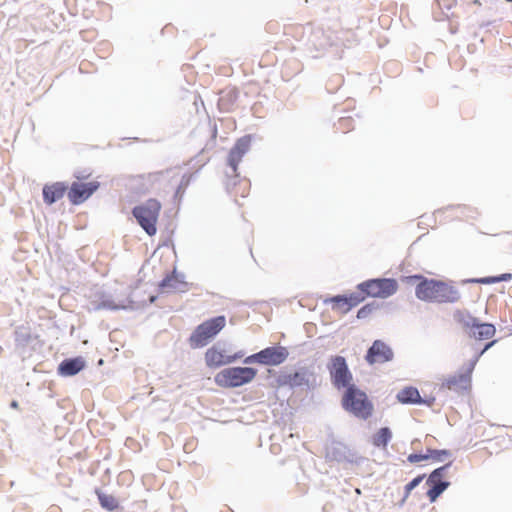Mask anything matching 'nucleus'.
Segmentation results:
<instances>
[{"instance_id":"32","label":"nucleus","mask_w":512,"mask_h":512,"mask_svg":"<svg viewBox=\"0 0 512 512\" xmlns=\"http://www.w3.org/2000/svg\"><path fill=\"white\" fill-rule=\"evenodd\" d=\"M30 334L22 329H16L15 340L21 343H28L30 341Z\"/></svg>"},{"instance_id":"30","label":"nucleus","mask_w":512,"mask_h":512,"mask_svg":"<svg viewBox=\"0 0 512 512\" xmlns=\"http://www.w3.org/2000/svg\"><path fill=\"white\" fill-rule=\"evenodd\" d=\"M330 302L333 310H341L342 307L346 306V295H335L327 300L325 303Z\"/></svg>"},{"instance_id":"35","label":"nucleus","mask_w":512,"mask_h":512,"mask_svg":"<svg viewBox=\"0 0 512 512\" xmlns=\"http://www.w3.org/2000/svg\"><path fill=\"white\" fill-rule=\"evenodd\" d=\"M244 364H252V363H257V364H260L261 365V354H260V351L259 352H256L254 354H251L249 356H247L245 359H244Z\"/></svg>"},{"instance_id":"10","label":"nucleus","mask_w":512,"mask_h":512,"mask_svg":"<svg viewBox=\"0 0 512 512\" xmlns=\"http://www.w3.org/2000/svg\"><path fill=\"white\" fill-rule=\"evenodd\" d=\"M452 466V461L441 467L434 469L427 477L426 484L429 486L427 497L431 503H434L446 491L451 483L444 480L448 469Z\"/></svg>"},{"instance_id":"5","label":"nucleus","mask_w":512,"mask_h":512,"mask_svg":"<svg viewBox=\"0 0 512 512\" xmlns=\"http://www.w3.org/2000/svg\"><path fill=\"white\" fill-rule=\"evenodd\" d=\"M257 375V369L253 367H229L218 372L215 383L222 388H236L250 383Z\"/></svg>"},{"instance_id":"23","label":"nucleus","mask_w":512,"mask_h":512,"mask_svg":"<svg viewBox=\"0 0 512 512\" xmlns=\"http://www.w3.org/2000/svg\"><path fill=\"white\" fill-rule=\"evenodd\" d=\"M392 439V431L389 427H381L373 435L372 443L375 447H386Z\"/></svg>"},{"instance_id":"33","label":"nucleus","mask_w":512,"mask_h":512,"mask_svg":"<svg viewBox=\"0 0 512 512\" xmlns=\"http://www.w3.org/2000/svg\"><path fill=\"white\" fill-rule=\"evenodd\" d=\"M191 175H183L180 181V184L176 190V194L180 193L181 191L184 192L185 189L188 187L190 183Z\"/></svg>"},{"instance_id":"37","label":"nucleus","mask_w":512,"mask_h":512,"mask_svg":"<svg viewBox=\"0 0 512 512\" xmlns=\"http://www.w3.org/2000/svg\"><path fill=\"white\" fill-rule=\"evenodd\" d=\"M407 460L410 463H417L426 460V457L423 453H411L408 455Z\"/></svg>"},{"instance_id":"19","label":"nucleus","mask_w":512,"mask_h":512,"mask_svg":"<svg viewBox=\"0 0 512 512\" xmlns=\"http://www.w3.org/2000/svg\"><path fill=\"white\" fill-rule=\"evenodd\" d=\"M189 284L185 281V275L183 273H177L174 270L171 274L166 275L159 282V289L166 291L167 288L177 290L179 292H185L188 290Z\"/></svg>"},{"instance_id":"16","label":"nucleus","mask_w":512,"mask_h":512,"mask_svg":"<svg viewBox=\"0 0 512 512\" xmlns=\"http://www.w3.org/2000/svg\"><path fill=\"white\" fill-rule=\"evenodd\" d=\"M260 354L261 365L278 366L287 360L289 351L284 346L275 345L260 350Z\"/></svg>"},{"instance_id":"44","label":"nucleus","mask_w":512,"mask_h":512,"mask_svg":"<svg viewBox=\"0 0 512 512\" xmlns=\"http://www.w3.org/2000/svg\"><path fill=\"white\" fill-rule=\"evenodd\" d=\"M88 176H89V174H88V175H85L84 173H81V174H77V175H75V177H76L77 179H85V178H87Z\"/></svg>"},{"instance_id":"6","label":"nucleus","mask_w":512,"mask_h":512,"mask_svg":"<svg viewBox=\"0 0 512 512\" xmlns=\"http://www.w3.org/2000/svg\"><path fill=\"white\" fill-rule=\"evenodd\" d=\"M330 382L336 390H346L355 384L347 360L341 355H332L327 362Z\"/></svg>"},{"instance_id":"4","label":"nucleus","mask_w":512,"mask_h":512,"mask_svg":"<svg viewBox=\"0 0 512 512\" xmlns=\"http://www.w3.org/2000/svg\"><path fill=\"white\" fill-rule=\"evenodd\" d=\"M161 210V203L150 198L140 205L132 208V215L139 226L149 235L154 236L157 232V220Z\"/></svg>"},{"instance_id":"43","label":"nucleus","mask_w":512,"mask_h":512,"mask_svg":"<svg viewBox=\"0 0 512 512\" xmlns=\"http://www.w3.org/2000/svg\"><path fill=\"white\" fill-rule=\"evenodd\" d=\"M19 406V403L18 401L16 400H12L11 403H10V407L13 408V409H17Z\"/></svg>"},{"instance_id":"8","label":"nucleus","mask_w":512,"mask_h":512,"mask_svg":"<svg viewBox=\"0 0 512 512\" xmlns=\"http://www.w3.org/2000/svg\"><path fill=\"white\" fill-rule=\"evenodd\" d=\"M456 319L462 324L465 333L476 340H487L492 338L496 333V328L491 323L481 322L478 318L470 313L456 314Z\"/></svg>"},{"instance_id":"1","label":"nucleus","mask_w":512,"mask_h":512,"mask_svg":"<svg viewBox=\"0 0 512 512\" xmlns=\"http://www.w3.org/2000/svg\"><path fill=\"white\" fill-rule=\"evenodd\" d=\"M410 278L417 281L415 295L421 301L443 304L456 303L460 299L459 290L442 280L429 279L420 274Z\"/></svg>"},{"instance_id":"31","label":"nucleus","mask_w":512,"mask_h":512,"mask_svg":"<svg viewBox=\"0 0 512 512\" xmlns=\"http://www.w3.org/2000/svg\"><path fill=\"white\" fill-rule=\"evenodd\" d=\"M447 457H452V452L447 449H437L432 460L443 462Z\"/></svg>"},{"instance_id":"25","label":"nucleus","mask_w":512,"mask_h":512,"mask_svg":"<svg viewBox=\"0 0 512 512\" xmlns=\"http://www.w3.org/2000/svg\"><path fill=\"white\" fill-rule=\"evenodd\" d=\"M426 477L425 474H421L413 478L409 483H407L404 487V495L402 499L399 501V507H403L407 498L409 497L411 491L415 489Z\"/></svg>"},{"instance_id":"13","label":"nucleus","mask_w":512,"mask_h":512,"mask_svg":"<svg viewBox=\"0 0 512 512\" xmlns=\"http://www.w3.org/2000/svg\"><path fill=\"white\" fill-rule=\"evenodd\" d=\"M99 186L100 183L98 181L87 183L73 182L67 193L68 199L73 205H80L96 192Z\"/></svg>"},{"instance_id":"41","label":"nucleus","mask_w":512,"mask_h":512,"mask_svg":"<svg viewBox=\"0 0 512 512\" xmlns=\"http://www.w3.org/2000/svg\"><path fill=\"white\" fill-rule=\"evenodd\" d=\"M156 300H157V296L156 295H150L147 301L146 300H135L134 299L135 302H145L146 303L142 308L148 306L149 304H153Z\"/></svg>"},{"instance_id":"12","label":"nucleus","mask_w":512,"mask_h":512,"mask_svg":"<svg viewBox=\"0 0 512 512\" xmlns=\"http://www.w3.org/2000/svg\"><path fill=\"white\" fill-rule=\"evenodd\" d=\"M253 136L247 134L239 138L234 146L230 149L227 157V165L231 169V174L226 173L227 177L237 178L238 165L242 161L243 156L250 150Z\"/></svg>"},{"instance_id":"27","label":"nucleus","mask_w":512,"mask_h":512,"mask_svg":"<svg viewBox=\"0 0 512 512\" xmlns=\"http://www.w3.org/2000/svg\"><path fill=\"white\" fill-rule=\"evenodd\" d=\"M237 99V92L234 90H229L226 93H223L220 98L218 105L226 110L229 109V106L232 105Z\"/></svg>"},{"instance_id":"42","label":"nucleus","mask_w":512,"mask_h":512,"mask_svg":"<svg viewBox=\"0 0 512 512\" xmlns=\"http://www.w3.org/2000/svg\"><path fill=\"white\" fill-rule=\"evenodd\" d=\"M436 451H437V449L428 448V449H427V453H426V454H424V455H425V457H426V460H428V459H433V457H434V452H436Z\"/></svg>"},{"instance_id":"3","label":"nucleus","mask_w":512,"mask_h":512,"mask_svg":"<svg viewBox=\"0 0 512 512\" xmlns=\"http://www.w3.org/2000/svg\"><path fill=\"white\" fill-rule=\"evenodd\" d=\"M226 318L219 315L199 324L188 338L189 346L198 349L206 346L225 327Z\"/></svg>"},{"instance_id":"26","label":"nucleus","mask_w":512,"mask_h":512,"mask_svg":"<svg viewBox=\"0 0 512 512\" xmlns=\"http://www.w3.org/2000/svg\"><path fill=\"white\" fill-rule=\"evenodd\" d=\"M365 300V296L361 291L353 292L346 295V308L342 310V313H347L351 308L357 306Z\"/></svg>"},{"instance_id":"34","label":"nucleus","mask_w":512,"mask_h":512,"mask_svg":"<svg viewBox=\"0 0 512 512\" xmlns=\"http://www.w3.org/2000/svg\"><path fill=\"white\" fill-rule=\"evenodd\" d=\"M468 282L481 283V284L498 283L496 276H487V277H483V278L472 279V280H468Z\"/></svg>"},{"instance_id":"38","label":"nucleus","mask_w":512,"mask_h":512,"mask_svg":"<svg viewBox=\"0 0 512 512\" xmlns=\"http://www.w3.org/2000/svg\"><path fill=\"white\" fill-rule=\"evenodd\" d=\"M496 343V340H493V341H490V342H487L484 347L478 351L473 358H477V361H479L480 357L486 352L488 351L494 344Z\"/></svg>"},{"instance_id":"17","label":"nucleus","mask_w":512,"mask_h":512,"mask_svg":"<svg viewBox=\"0 0 512 512\" xmlns=\"http://www.w3.org/2000/svg\"><path fill=\"white\" fill-rule=\"evenodd\" d=\"M312 373L307 368H299L294 373H281L276 382L278 386H289L290 388L300 387L309 384Z\"/></svg>"},{"instance_id":"24","label":"nucleus","mask_w":512,"mask_h":512,"mask_svg":"<svg viewBox=\"0 0 512 512\" xmlns=\"http://www.w3.org/2000/svg\"><path fill=\"white\" fill-rule=\"evenodd\" d=\"M96 494L98 496L99 503L103 509L107 511H114L119 507V503L114 496L105 494L99 489H96Z\"/></svg>"},{"instance_id":"39","label":"nucleus","mask_w":512,"mask_h":512,"mask_svg":"<svg viewBox=\"0 0 512 512\" xmlns=\"http://www.w3.org/2000/svg\"><path fill=\"white\" fill-rule=\"evenodd\" d=\"M434 402H435V397H433V396L428 397V398L421 397V401H420V403H418V405H426L428 407H431Z\"/></svg>"},{"instance_id":"21","label":"nucleus","mask_w":512,"mask_h":512,"mask_svg":"<svg viewBox=\"0 0 512 512\" xmlns=\"http://www.w3.org/2000/svg\"><path fill=\"white\" fill-rule=\"evenodd\" d=\"M443 386L448 388L449 390H453L456 392L466 391L471 386V381L468 379L467 375L460 373L459 375H454L449 377L444 383Z\"/></svg>"},{"instance_id":"11","label":"nucleus","mask_w":512,"mask_h":512,"mask_svg":"<svg viewBox=\"0 0 512 512\" xmlns=\"http://www.w3.org/2000/svg\"><path fill=\"white\" fill-rule=\"evenodd\" d=\"M326 459L338 463L360 464L362 457L344 443L332 438L326 445Z\"/></svg>"},{"instance_id":"7","label":"nucleus","mask_w":512,"mask_h":512,"mask_svg":"<svg viewBox=\"0 0 512 512\" xmlns=\"http://www.w3.org/2000/svg\"><path fill=\"white\" fill-rule=\"evenodd\" d=\"M145 304V302H135L134 293H131L126 298V302L116 304L110 294L106 293L102 289H98L94 294V299L90 301L89 310H138L141 309V307H143Z\"/></svg>"},{"instance_id":"2","label":"nucleus","mask_w":512,"mask_h":512,"mask_svg":"<svg viewBox=\"0 0 512 512\" xmlns=\"http://www.w3.org/2000/svg\"><path fill=\"white\" fill-rule=\"evenodd\" d=\"M341 405L345 411L362 420L370 418L374 410L367 394L356 385L344 390Z\"/></svg>"},{"instance_id":"45","label":"nucleus","mask_w":512,"mask_h":512,"mask_svg":"<svg viewBox=\"0 0 512 512\" xmlns=\"http://www.w3.org/2000/svg\"><path fill=\"white\" fill-rule=\"evenodd\" d=\"M507 2H512V0H506Z\"/></svg>"},{"instance_id":"40","label":"nucleus","mask_w":512,"mask_h":512,"mask_svg":"<svg viewBox=\"0 0 512 512\" xmlns=\"http://www.w3.org/2000/svg\"><path fill=\"white\" fill-rule=\"evenodd\" d=\"M496 277H497V282H504V281L511 280L512 274L511 273H503V274L497 275Z\"/></svg>"},{"instance_id":"29","label":"nucleus","mask_w":512,"mask_h":512,"mask_svg":"<svg viewBox=\"0 0 512 512\" xmlns=\"http://www.w3.org/2000/svg\"><path fill=\"white\" fill-rule=\"evenodd\" d=\"M336 129L341 131L342 133H347L350 130L354 129V120L352 117H341L337 124H335Z\"/></svg>"},{"instance_id":"36","label":"nucleus","mask_w":512,"mask_h":512,"mask_svg":"<svg viewBox=\"0 0 512 512\" xmlns=\"http://www.w3.org/2000/svg\"><path fill=\"white\" fill-rule=\"evenodd\" d=\"M477 362H478V361H477V358H472V359L469 361V363H468V365H467V368H466L465 372H463V373H462V374H464V375H467V377H468V379H469L470 381H471V375H472V372H473V370H474V368H475V366H476Z\"/></svg>"},{"instance_id":"20","label":"nucleus","mask_w":512,"mask_h":512,"mask_svg":"<svg viewBox=\"0 0 512 512\" xmlns=\"http://www.w3.org/2000/svg\"><path fill=\"white\" fill-rule=\"evenodd\" d=\"M68 186L64 182H55L53 184H46L42 189L43 201L47 205H52L60 200Z\"/></svg>"},{"instance_id":"18","label":"nucleus","mask_w":512,"mask_h":512,"mask_svg":"<svg viewBox=\"0 0 512 512\" xmlns=\"http://www.w3.org/2000/svg\"><path fill=\"white\" fill-rule=\"evenodd\" d=\"M86 367V361L83 357L77 356L62 360L57 368L59 375L70 377L78 374Z\"/></svg>"},{"instance_id":"15","label":"nucleus","mask_w":512,"mask_h":512,"mask_svg":"<svg viewBox=\"0 0 512 512\" xmlns=\"http://www.w3.org/2000/svg\"><path fill=\"white\" fill-rule=\"evenodd\" d=\"M394 353L392 349L382 340H375L368 348L365 360L369 364L385 363L393 359Z\"/></svg>"},{"instance_id":"14","label":"nucleus","mask_w":512,"mask_h":512,"mask_svg":"<svg viewBox=\"0 0 512 512\" xmlns=\"http://www.w3.org/2000/svg\"><path fill=\"white\" fill-rule=\"evenodd\" d=\"M219 343L213 345L205 353L206 365L210 368L220 367L226 364H231L244 356L243 351H239L233 355H225L223 350L218 348Z\"/></svg>"},{"instance_id":"9","label":"nucleus","mask_w":512,"mask_h":512,"mask_svg":"<svg viewBox=\"0 0 512 512\" xmlns=\"http://www.w3.org/2000/svg\"><path fill=\"white\" fill-rule=\"evenodd\" d=\"M361 293L369 297L388 298L398 290V283L393 278H373L357 285Z\"/></svg>"},{"instance_id":"28","label":"nucleus","mask_w":512,"mask_h":512,"mask_svg":"<svg viewBox=\"0 0 512 512\" xmlns=\"http://www.w3.org/2000/svg\"><path fill=\"white\" fill-rule=\"evenodd\" d=\"M380 305L376 302V301H373V302H370V303H367L365 304L364 306H362L358 312H357V318L358 319H365L367 318L370 314H372L374 311H376L377 309H379Z\"/></svg>"},{"instance_id":"22","label":"nucleus","mask_w":512,"mask_h":512,"mask_svg":"<svg viewBox=\"0 0 512 512\" xmlns=\"http://www.w3.org/2000/svg\"><path fill=\"white\" fill-rule=\"evenodd\" d=\"M396 399L402 404H417L421 401V395L416 387L407 386L401 389Z\"/></svg>"}]
</instances>
